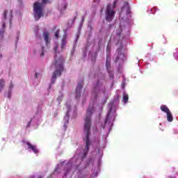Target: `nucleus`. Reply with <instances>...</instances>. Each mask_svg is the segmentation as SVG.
<instances>
[{"mask_svg":"<svg viewBox=\"0 0 178 178\" xmlns=\"http://www.w3.org/2000/svg\"><path fill=\"white\" fill-rule=\"evenodd\" d=\"M92 112H94V106H89L86 111V118L84 119L83 131L86 133V138H83V141L86 143V147L81 156L82 159H84L87 156L88 151H90V145L91 144V141L90 140V130H91V115H92Z\"/></svg>","mask_w":178,"mask_h":178,"instance_id":"1","label":"nucleus"},{"mask_svg":"<svg viewBox=\"0 0 178 178\" xmlns=\"http://www.w3.org/2000/svg\"><path fill=\"white\" fill-rule=\"evenodd\" d=\"M63 63H65V58L62 56H60L58 58L56 56L53 61L52 65L56 67V70L53 73L52 79H51V84H55V81H56V76H60L62 74V72H63Z\"/></svg>","mask_w":178,"mask_h":178,"instance_id":"2","label":"nucleus"},{"mask_svg":"<svg viewBox=\"0 0 178 178\" xmlns=\"http://www.w3.org/2000/svg\"><path fill=\"white\" fill-rule=\"evenodd\" d=\"M47 3H49V0H42V3H38V1L34 3L33 12L35 20H40V19H41L44 9L42 5H47Z\"/></svg>","mask_w":178,"mask_h":178,"instance_id":"3","label":"nucleus"},{"mask_svg":"<svg viewBox=\"0 0 178 178\" xmlns=\"http://www.w3.org/2000/svg\"><path fill=\"white\" fill-rule=\"evenodd\" d=\"M115 10L112 8L111 4L107 5L106 10V20L111 23L115 17Z\"/></svg>","mask_w":178,"mask_h":178,"instance_id":"4","label":"nucleus"},{"mask_svg":"<svg viewBox=\"0 0 178 178\" xmlns=\"http://www.w3.org/2000/svg\"><path fill=\"white\" fill-rule=\"evenodd\" d=\"M84 83V81L82 80L81 81L76 87L75 93H76V99H79L80 97H81V89L83 88V84Z\"/></svg>","mask_w":178,"mask_h":178,"instance_id":"5","label":"nucleus"},{"mask_svg":"<svg viewBox=\"0 0 178 178\" xmlns=\"http://www.w3.org/2000/svg\"><path fill=\"white\" fill-rule=\"evenodd\" d=\"M3 17L5 20H6V19H10V23H12V18L13 17L12 15V10L9 11L6 10L3 13Z\"/></svg>","mask_w":178,"mask_h":178,"instance_id":"6","label":"nucleus"},{"mask_svg":"<svg viewBox=\"0 0 178 178\" xmlns=\"http://www.w3.org/2000/svg\"><path fill=\"white\" fill-rule=\"evenodd\" d=\"M43 38H44V42L47 45V47H48V44H50V42H51V39H49V31L43 32Z\"/></svg>","mask_w":178,"mask_h":178,"instance_id":"7","label":"nucleus"},{"mask_svg":"<svg viewBox=\"0 0 178 178\" xmlns=\"http://www.w3.org/2000/svg\"><path fill=\"white\" fill-rule=\"evenodd\" d=\"M106 67L107 72L110 74V77L113 79V74H112V72H111V63L108 61V57L106 58Z\"/></svg>","mask_w":178,"mask_h":178,"instance_id":"8","label":"nucleus"},{"mask_svg":"<svg viewBox=\"0 0 178 178\" xmlns=\"http://www.w3.org/2000/svg\"><path fill=\"white\" fill-rule=\"evenodd\" d=\"M26 145L29 149H32V151H33L34 154H38V149H37L35 145H31L29 142H26Z\"/></svg>","mask_w":178,"mask_h":178,"instance_id":"9","label":"nucleus"},{"mask_svg":"<svg viewBox=\"0 0 178 178\" xmlns=\"http://www.w3.org/2000/svg\"><path fill=\"white\" fill-rule=\"evenodd\" d=\"M117 52H118V54L115 57V63L119 62L120 58H123V56H124V54L123 53H122V49H118L117 50Z\"/></svg>","mask_w":178,"mask_h":178,"instance_id":"10","label":"nucleus"},{"mask_svg":"<svg viewBox=\"0 0 178 178\" xmlns=\"http://www.w3.org/2000/svg\"><path fill=\"white\" fill-rule=\"evenodd\" d=\"M127 9V15H130V5L129 4V2L124 1V6L122 7V9Z\"/></svg>","mask_w":178,"mask_h":178,"instance_id":"11","label":"nucleus"},{"mask_svg":"<svg viewBox=\"0 0 178 178\" xmlns=\"http://www.w3.org/2000/svg\"><path fill=\"white\" fill-rule=\"evenodd\" d=\"M160 108L162 112H164V113H168L170 112V110H169V108H168L166 105L161 106Z\"/></svg>","mask_w":178,"mask_h":178,"instance_id":"12","label":"nucleus"},{"mask_svg":"<svg viewBox=\"0 0 178 178\" xmlns=\"http://www.w3.org/2000/svg\"><path fill=\"white\" fill-rule=\"evenodd\" d=\"M100 88H101V86L99 85V81H97L94 85V90L97 92L99 91Z\"/></svg>","mask_w":178,"mask_h":178,"instance_id":"13","label":"nucleus"},{"mask_svg":"<svg viewBox=\"0 0 178 178\" xmlns=\"http://www.w3.org/2000/svg\"><path fill=\"white\" fill-rule=\"evenodd\" d=\"M5 27H6V25L5 24V22H3L2 24V30H0V37H1V38H3V33H5Z\"/></svg>","mask_w":178,"mask_h":178,"instance_id":"14","label":"nucleus"},{"mask_svg":"<svg viewBox=\"0 0 178 178\" xmlns=\"http://www.w3.org/2000/svg\"><path fill=\"white\" fill-rule=\"evenodd\" d=\"M3 88H5V80L0 79V92H2Z\"/></svg>","mask_w":178,"mask_h":178,"instance_id":"15","label":"nucleus"},{"mask_svg":"<svg viewBox=\"0 0 178 178\" xmlns=\"http://www.w3.org/2000/svg\"><path fill=\"white\" fill-rule=\"evenodd\" d=\"M167 120L168 122H173V115L170 111L167 113Z\"/></svg>","mask_w":178,"mask_h":178,"instance_id":"16","label":"nucleus"},{"mask_svg":"<svg viewBox=\"0 0 178 178\" xmlns=\"http://www.w3.org/2000/svg\"><path fill=\"white\" fill-rule=\"evenodd\" d=\"M122 99H123L124 104H126L127 102H129V95L127 93H124V95L122 96Z\"/></svg>","mask_w":178,"mask_h":178,"instance_id":"17","label":"nucleus"},{"mask_svg":"<svg viewBox=\"0 0 178 178\" xmlns=\"http://www.w3.org/2000/svg\"><path fill=\"white\" fill-rule=\"evenodd\" d=\"M65 47H66V42H65V40H63L62 44H61V49H65Z\"/></svg>","mask_w":178,"mask_h":178,"instance_id":"18","label":"nucleus"},{"mask_svg":"<svg viewBox=\"0 0 178 178\" xmlns=\"http://www.w3.org/2000/svg\"><path fill=\"white\" fill-rule=\"evenodd\" d=\"M59 31H60V30L58 29V30H57V31L55 32L54 35H55V38H59Z\"/></svg>","mask_w":178,"mask_h":178,"instance_id":"19","label":"nucleus"},{"mask_svg":"<svg viewBox=\"0 0 178 178\" xmlns=\"http://www.w3.org/2000/svg\"><path fill=\"white\" fill-rule=\"evenodd\" d=\"M106 52L107 54H109V52H111V46H109V44H108L106 47Z\"/></svg>","mask_w":178,"mask_h":178,"instance_id":"20","label":"nucleus"},{"mask_svg":"<svg viewBox=\"0 0 178 178\" xmlns=\"http://www.w3.org/2000/svg\"><path fill=\"white\" fill-rule=\"evenodd\" d=\"M116 3H118V0H114L113 8H116Z\"/></svg>","mask_w":178,"mask_h":178,"instance_id":"21","label":"nucleus"},{"mask_svg":"<svg viewBox=\"0 0 178 178\" xmlns=\"http://www.w3.org/2000/svg\"><path fill=\"white\" fill-rule=\"evenodd\" d=\"M57 51H58V45L55 46V47H54L55 54H56Z\"/></svg>","mask_w":178,"mask_h":178,"instance_id":"22","label":"nucleus"},{"mask_svg":"<svg viewBox=\"0 0 178 178\" xmlns=\"http://www.w3.org/2000/svg\"><path fill=\"white\" fill-rule=\"evenodd\" d=\"M40 56H44V47H42V53L40 54Z\"/></svg>","mask_w":178,"mask_h":178,"instance_id":"23","label":"nucleus"},{"mask_svg":"<svg viewBox=\"0 0 178 178\" xmlns=\"http://www.w3.org/2000/svg\"><path fill=\"white\" fill-rule=\"evenodd\" d=\"M12 88H13V84L11 83L10 86V89L12 90Z\"/></svg>","mask_w":178,"mask_h":178,"instance_id":"24","label":"nucleus"},{"mask_svg":"<svg viewBox=\"0 0 178 178\" xmlns=\"http://www.w3.org/2000/svg\"><path fill=\"white\" fill-rule=\"evenodd\" d=\"M30 124H31V120L28 122V127H29Z\"/></svg>","mask_w":178,"mask_h":178,"instance_id":"25","label":"nucleus"},{"mask_svg":"<svg viewBox=\"0 0 178 178\" xmlns=\"http://www.w3.org/2000/svg\"><path fill=\"white\" fill-rule=\"evenodd\" d=\"M176 176H173V177H171V176H168L167 178H175Z\"/></svg>","mask_w":178,"mask_h":178,"instance_id":"26","label":"nucleus"},{"mask_svg":"<svg viewBox=\"0 0 178 178\" xmlns=\"http://www.w3.org/2000/svg\"><path fill=\"white\" fill-rule=\"evenodd\" d=\"M108 116H107V117L106 118L105 123H106V122H108Z\"/></svg>","mask_w":178,"mask_h":178,"instance_id":"27","label":"nucleus"},{"mask_svg":"<svg viewBox=\"0 0 178 178\" xmlns=\"http://www.w3.org/2000/svg\"><path fill=\"white\" fill-rule=\"evenodd\" d=\"M66 8H67V5L65 4V5L64 6V9H66Z\"/></svg>","mask_w":178,"mask_h":178,"instance_id":"28","label":"nucleus"},{"mask_svg":"<svg viewBox=\"0 0 178 178\" xmlns=\"http://www.w3.org/2000/svg\"><path fill=\"white\" fill-rule=\"evenodd\" d=\"M35 79H38L37 73H35Z\"/></svg>","mask_w":178,"mask_h":178,"instance_id":"29","label":"nucleus"},{"mask_svg":"<svg viewBox=\"0 0 178 178\" xmlns=\"http://www.w3.org/2000/svg\"><path fill=\"white\" fill-rule=\"evenodd\" d=\"M0 57L2 58V54L0 55Z\"/></svg>","mask_w":178,"mask_h":178,"instance_id":"30","label":"nucleus"}]
</instances>
